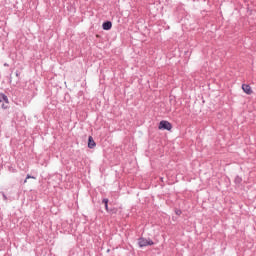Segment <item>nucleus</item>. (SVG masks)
I'll list each match as a JSON object with an SVG mask.
<instances>
[{
	"mask_svg": "<svg viewBox=\"0 0 256 256\" xmlns=\"http://www.w3.org/2000/svg\"><path fill=\"white\" fill-rule=\"evenodd\" d=\"M160 131H171L173 129V124L167 120H161L158 125Z\"/></svg>",
	"mask_w": 256,
	"mask_h": 256,
	"instance_id": "f257e3e1",
	"label": "nucleus"
},
{
	"mask_svg": "<svg viewBox=\"0 0 256 256\" xmlns=\"http://www.w3.org/2000/svg\"><path fill=\"white\" fill-rule=\"evenodd\" d=\"M138 245L141 249H143V247H149L151 245H155V242H153V240L151 239H147V238H144V237H140L138 239Z\"/></svg>",
	"mask_w": 256,
	"mask_h": 256,
	"instance_id": "f03ea898",
	"label": "nucleus"
},
{
	"mask_svg": "<svg viewBox=\"0 0 256 256\" xmlns=\"http://www.w3.org/2000/svg\"><path fill=\"white\" fill-rule=\"evenodd\" d=\"M102 203L105 207V210L107 211V213H110L111 215H113V213H117V209L115 208H109V199L108 198H103L102 199Z\"/></svg>",
	"mask_w": 256,
	"mask_h": 256,
	"instance_id": "7ed1b4c3",
	"label": "nucleus"
},
{
	"mask_svg": "<svg viewBox=\"0 0 256 256\" xmlns=\"http://www.w3.org/2000/svg\"><path fill=\"white\" fill-rule=\"evenodd\" d=\"M112 27H113V23L109 20L103 22L102 24V29L104 31H111Z\"/></svg>",
	"mask_w": 256,
	"mask_h": 256,
	"instance_id": "20e7f679",
	"label": "nucleus"
},
{
	"mask_svg": "<svg viewBox=\"0 0 256 256\" xmlns=\"http://www.w3.org/2000/svg\"><path fill=\"white\" fill-rule=\"evenodd\" d=\"M242 90L244 91V93H246V95H251V93H253V90L251 89V86L249 84H243Z\"/></svg>",
	"mask_w": 256,
	"mask_h": 256,
	"instance_id": "39448f33",
	"label": "nucleus"
},
{
	"mask_svg": "<svg viewBox=\"0 0 256 256\" xmlns=\"http://www.w3.org/2000/svg\"><path fill=\"white\" fill-rule=\"evenodd\" d=\"M97 146V143H95V140L93 139L92 136L88 137V149H95Z\"/></svg>",
	"mask_w": 256,
	"mask_h": 256,
	"instance_id": "423d86ee",
	"label": "nucleus"
},
{
	"mask_svg": "<svg viewBox=\"0 0 256 256\" xmlns=\"http://www.w3.org/2000/svg\"><path fill=\"white\" fill-rule=\"evenodd\" d=\"M3 101L9 105V98L5 95V93L0 92V103H3Z\"/></svg>",
	"mask_w": 256,
	"mask_h": 256,
	"instance_id": "0eeeda50",
	"label": "nucleus"
},
{
	"mask_svg": "<svg viewBox=\"0 0 256 256\" xmlns=\"http://www.w3.org/2000/svg\"><path fill=\"white\" fill-rule=\"evenodd\" d=\"M243 182V178H241L240 176H236L234 179V183H236V185H240V183Z\"/></svg>",
	"mask_w": 256,
	"mask_h": 256,
	"instance_id": "6e6552de",
	"label": "nucleus"
},
{
	"mask_svg": "<svg viewBox=\"0 0 256 256\" xmlns=\"http://www.w3.org/2000/svg\"><path fill=\"white\" fill-rule=\"evenodd\" d=\"M26 179H35V176H31V174H27Z\"/></svg>",
	"mask_w": 256,
	"mask_h": 256,
	"instance_id": "1a4fd4ad",
	"label": "nucleus"
},
{
	"mask_svg": "<svg viewBox=\"0 0 256 256\" xmlns=\"http://www.w3.org/2000/svg\"><path fill=\"white\" fill-rule=\"evenodd\" d=\"M2 196H3L4 201H7V195H5V192H2Z\"/></svg>",
	"mask_w": 256,
	"mask_h": 256,
	"instance_id": "9d476101",
	"label": "nucleus"
},
{
	"mask_svg": "<svg viewBox=\"0 0 256 256\" xmlns=\"http://www.w3.org/2000/svg\"><path fill=\"white\" fill-rule=\"evenodd\" d=\"M2 109H9L8 105L2 104Z\"/></svg>",
	"mask_w": 256,
	"mask_h": 256,
	"instance_id": "9b49d317",
	"label": "nucleus"
},
{
	"mask_svg": "<svg viewBox=\"0 0 256 256\" xmlns=\"http://www.w3.org/2000/svg\"><path fill=\"white\" fill-rule=\"evenodd\" d=\"M181 210H176V215H181Z\"/></svg>",
	"mask_w": 256,
	"mask_h": 256,
	"instance_id": "f8f14e48",
	"label": "nucleus"
},
{
	"mask_svg": "<svg viewBox=\"0 0 256 256\" xmlns=\"http://www.w3.org/2000/svg\"><path fill=\"white\" fill-rule=\"evenodd\" d=\"M15 74H16V77H19V71H16Z\"/></svg>",
	"mask_w": 256,
	"mask_h": 256,
	"instance_id": "ddd939ff",
	"label": "nucleus"
},
{
	"mask_svg": "<svg viewBox=\"0 0 256 256\" xmlns=\"http://www.w3.org/2000/svg\"><path fill=\"white\" fill-rule=\"evenodd\" d=\"M4 67H9V64H7V63H4Z\"/></svg>",
	"mask_w": 256,
	"mask_h": 256,
	"instance_id": "4468645a",
	"label": "nucleus"
},
{
	"mask_svg": "<svg viewBox=\"0 0 256 256\" xmlns=\"http://www.w3.org/2000/svg\"><path fill=\"white\" fill-rule=\"evenodd\" d=\"M23 183H24V184H25V183H27V178H25V180H24V182H23Z\"/></svg>",
	"mask_w": 256,
	"mask_h": 256,
	"instance_id": "2eb2a0df",
	"label": "nucleus"
}]
</instances>
